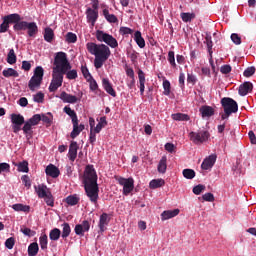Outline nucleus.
Instances as JSON below:
<instances>
[{"instance_id": "nucleus-25", "label": "nucleus", "mask_w": 256, "mask_h": 256, "mask_svg": "<svg viewBox=\"0 0 256 256\" xmlns=\"http://www.w3.org/2000/svg\"><path fill=\"white\" fill-rule=\"evenodd\" d=\"M138 79H139V89H140V95L143 97L145 95V72L143 70H138Z\"/></svg>"}, {"instance_id": "nucleus-57", "label": "nucleus", "mask_w": 256, "mask_h": 256, "mask_svg": "<svg viewBox=\"0 0 256 256\" xmlns=\"http://www.w3.org/2000/svg\"><path fill=\"white\" fill-rule=\"evenodd\" d=\"M28 121L33 127H35V125H39V122L41 121V114H34L28 119Z\"/></svg>"}, {"instance_id": "nucleus-2", "label": "nucleus", "mask_w": 256, "mask_h": 256, "mask_svg": "<svg viewBox=\"0 0 256 256\" xmlns=\"http://www.w3.org/2000/svg\"><path fill=\"white\" fill-rule=\"evenodd\" d=\"M86 49L90 55H94L95 69H101L105 62L111 57V49L105 44H97L95 42H88Z\"/></svg>"}, {"instance_id": "nucleus-15", "label": "nucleus", "mask_w": 256, "mask_h": 256, "mask_svg": "<svg viewBox=\"0 0 256 256\" xmlns=\"http://www.w3.org/2000/svg\"><path fill=\"white\" fill-rule=\"evenodd\" d=\"M56 97L58 99H61V101H63V103H70L72 105H75V103H77L79 100V98H77V96L69 94L65 91H62L60 93V95H56Z\"/></svg>"}, {"instance_id": "nucleus-34", "label": "nucleus", "mask_w": 256, "mask_h": 256, "mask_svg": "<svg viewBox=\"0 0 256 256\" xmlns=\"http://www.w3.org/2000/svg\"><path fill=\"white\" fill-rule=\"evenodd\" d=\"M158 173H167V156H162L157 167Z\"/></svg>"}, {"instance_id": "nucleus-29", "label": "nucleus", "mask_w": 256, "mask_h": 256, "mask_svg": "<svg viewBox=\"0 0 256 256\" xmlns=\"http://www.w3.org/2000/svg\"><path fill=\"white\" fill-rule=\"evenodd\" d=\"M134 41L140 49H145V38H143L141 31L137 30L134 33Z\"/></svg>"}, {"instance_id": "nucleus-14", "label": "nucleus", "mask_w": 256, "mask_h": 256, "mask_svg": "<svg viewBox=\"0 0 256 256\" xmlns=\"http://www.w3.org/2000/svg\"><path fill=\"white\" fill-rule=\"evenodd\" d=\"M216 162L217 154H211L203 160L201 164V169H203V171H209V169H213V166Z\"/></svg>"}, {"instance_id": "nucleus-43", "label": "nucleus", "mask_w": 256, "mask_h": 256, "mask_svg": "<svg viewBox=\"0 0 256 256\" xmlns=\"http://www.w3.org/2000/svg\"><path fill=\"white\" fill-rule=\"evenodd\" d=\"M6 61L9 65H15V63H17V55L15 54L14 49L9 50Z\"/></svg>"}, {"instance_id": "nucleus-22", "label": "nucleus", "mask_w": 256, "mask_h": 256, "mask_svg": "<svg viewBox=\"0 0 256 256\" xmlns=\"http://www.w3.org/2000/svg\"><path fill=\"white\" fill-rule=\"evenodd\" d=\"M251 91H253V83L250 81L242 83L238 89V93L241 97H245V95L251 93Z\"/></svg>"}, {"instance_id": "nucleus-16", "label": "nucleus", "mask_w": 256, "mask_h": 256, "mask_svg": "<svg viewBox=\"0 0 256 256\" xmlns=\"http://www.w3.org/2000/svg\"><path fill=\"white\" fill-rule=\"evenodd\" d=\"M109 221H111V219L109 218V214L103 212L100 215L98 222L99 233H105V231H107V225H109Z\"/></svg>"}, {"instance_id": "nucleus-46", "label": "nucleus", "mask_w": 256, "mask_h": 256, "mask_svg": "<svg viewBox=\"0 0 256 256\" xmlns=\"http://www.w3.org/2000/svg\"><path fill=\"white\" fill-rule=\"evenodd\" d=\"M22 131L24 135H33V126L30 124V122L24 121V126L22 127Z\"/></svg>"}, {"instance_id": "nucleus-54", "label": "nucleus", "mask_w": 256, "mask_h": 256, "mask_svg": "<svg viewBox=\"0 0 256 256\" xmlns=\"http://www.w3.org/2000/svg\"><path fill=\"white\" fill-rule=\"evenodd\" d=\"M168 62L171 65L172 69H177V63L175 62V52L169 51L168 52Z\"/></svg>"}, {"instance_id": "nucleus-27", "label": "nucleus", "mask_w": 256, "mask_h": 256, "mask_svg": "<svg viewBox=\"0 0 256 256\" xmlns=\"http://www.w3.org/2000/svg\"><path fill=\"white\" fill-rule=\"evenodd\" d=\"M102 15L108 23H119V19L115 16V14L109 13V8H104L102 10Z\"/></svg>"}, {"instance_id": "nucleus-31", "label": "nucleus", "mask_w": 256, "mask_h": 256, "mask_svg": "<svg viewBox=\"0 0 256 256\" xmlns=\"http://www.w3.org/2000/svg\"><path fill=\"white\" fill-rule=\"evenodd\" d=\"M26 29H28L27 35H28L29 37H35V35H36L37 33H39V27L37 26V23H36V22H30V23H28V26H27Z\"/></svg>"}, {"instance_id": "nucleus-21", "label": "nucleus", "mask_w": 256, "mask_h": 256, "mask_svg": "<svg viewBox=\"0 0 256 256\" xmlns=\"http://www.w3.org/2000/svg\"><path fill=\"white\" fill-rule=\"evenodd\" d=\"M34 190L39 199H43V197H46L51 193V190L44 183L34 186Z\"/></svg>"}, {"instance_id": "nucleus-41", "label": "nucleus", "mask_w": 256, "mask_h": 256, "mask_svg": "<svg viewBox=\"0 0 256 256\" xmlns=\"http://www.w3.org/2000/svg\"><path fill=\"white\" fill-rule=\"evenodd\" d=\"M70 235H71V226L69 225V223L64 222L62 224L61 237L62 239H67V237H69Z\"/></svg>"}, {"instance_id": "nucleus-12", "label": "nucleus", "mask_w": 256, "mask_h": 256, "mask_svg": "<svg viewBox=\"0 0 256 256\" xmlns=\"http://www.w3.org/2000/svg\"><path fill=\"white\" fill-rule=\"evenodd\" d=\"M11 25H14V13L2 17V23L0 24V33H7Z\"/></svg>"}, {"instance_id": "nucleus-4", "label": "nucleus", "mask_w": 256, "mask_h": 256, "mask_svg": "<svg viewBox=\"0 0 256 256\" xmlns=\"http://www.w3.org/2000/svg\"><path fill=\"white\" fill-rule=\"evenodd\" d=\"M63 71H61V65L54 64V67L52 68V80L49 85V91L50 93H55L59 87H62L63 85Z\"/></svg>"}, {"instance_id": "nucleus-55", "label": "nucleus", "mask_w": 256, "mask_h": 256, "mask_svg": "<svg viewBox=\"0 0 256 256\" xmlns=\"http://www.w3.org/2000/svg\"><path fill=\"white\" fill-rule=\"evenodd\" d=\"M66 43H77V34L73 32H68L65 36Z\"/></svg>"}, {"instance_id": "nucleus-6", "label": "nucleus", "mask_w": 256, "mask_h": 256, "mask_svg": "<svg viewBox=\"0 0 256 256\" xmlns=\"http://www.w3.org/2000/svg\"><path fill=\"white\" fill-rule=\"evenodd\" d=\"M190 141L194 143V145H203L206 141H209L211 134L207 130H200L198 132H190L188 135Z\"/></svg>"}, {"instance_id": "nucleus-60", "label": "nucleus", "mask_w": 256, "mask_h": 256, "mask_svg": "<svg viewBox=\"0 0 256 256\" xmlns=\"http://www.w3.org/2000/svg\"><path fill=\"white\" fill-rule=\"evenodd\" d=\"M44 100H45V94H43V92H38L33 96V101L35 103H43Z\"/></svg>"}, {"instance_id": "nucleus-45", "label": "nucleus", "mask_w": 256, "mask_h": 256, "mask_svg": "<svg viewBox=\"0 0 256 256\" xmlns=\"http://www.w3.org/2000/svg\"><path fill=\"white\" fill-rule=\"evenodd\" d=\"M171 118L174 121H189L191 119V117H189V115L187 114H183V113H175L171 115Z\"/></svg>"}, {"instance_id": "nucleus-63", "label": "nucleus", "mask_w": 256, "mask_h": 256, "mask_svg": "<svg viewBox=\"0 0 256 256\" xmlns=\"http://www.w3.org/2000/svg\"><path fill=\"white\" fill-rule=\"evenodd\" d=\"M192 191H193L194 195H201V193H203V191H205V185L198 184L193 188Z\"/></svg>"}, {"instance_id": "nucleus-30", "label": "nucleus", "mask_w": 256, "mask_h": 256, "mask_svg": "<svg viewBox=\"0 0 256 256\" xmlns=\"http://www.w3.org/2000/svg\"><path fill=\"white\" fill-rule=\"evenodd\" d=\"M11 208H12L14 211H17L18 213H19V212H22V213H29V211H31V206L25 205V204H21V203L13 204V205L11 206Z\"/></svg>"}, {"instance_id": "nucleus-8", "label": "nucleus", "mask_w": 256, "mask_h": 256, "mask_svg": "<svg viewBox=\"0 0 256 256\" xmlns=\"http://www.w3.org/2000/svg\"><path fill=\"white\" fill-rule=\"evenodd\" d=\"M116 181L123 187V195L127 197L135 189V180L133 178L118 177Z\"/></svg>"}, {"instance_id": "nucleus-37", "label": "nucleus", "mask_w": 256, "mask_h": 256, "mask_svg": "<svg viewBox=\"0 0 256 256\" xmlns=\"http://www.w3.org/2000/svg\"><path fill=\"white\" fill-rule=\"evenodd\" d=\"M49 239L50 241H59L61 239V230L59 228L50 230Z\"/></svg>"}, {"instance_id": "nucleus-40", "label": "nucleus", "mask_w": 256, "mask_h": 256, "mask_svg": "<svg viewBox=\"0 0 256 256\" xmlns=\"http://www.w3.org/2000/svg\"><path fill=\"white\" fill-rule=\"evenodd\" d=\"M2 75L9 79V77H19V72L13 68H7L2 71Z\"/></svg>"}, {"instance_id": "nucleus-32", "label": "nucleus", "mask_w": 256, "mask_h": 256, "mask_svg": "<svg viewBox=\"0 0 256 256\" xmlns=\"http://www.w3.org/2000/svg\"><path fill=\"white\" fill-rule=\"evenodd\" d=\"M41 115V121L47 126L51 127L53 125V114L51 112H47L40 114Z\"/></svg>"}, {"instance_id": "nucleus-19", "label": "nucleus", "mask_w": 256, "mask_h": 256, "mask_svg": "<svg viewBox=\"0 0 256 256\" xmlns=\"http://www.w3.org/2000/svg\"><path fill=\"white\" fill-rule=\"evenodd\" d=\"M202 119H209L215 115V109L209 105H203L199 108Z\"/></svg>"}, {"instance_id": "nucleus-56", "label": "nucleus", "mask_w": 256, "mask_h": 256, "mask_svg": "<svg viewBox=\"0 0 256 256\" xmlns=\"http://www.w3.org/2000/svg\"><path fill=\"white\" fill-rule=\"evenodd\" d=\"M87 83H89V90L92 93L98 90L99 84H97V80H95V78H90L89 80H87Z\"/></svg>"}, {"instance_id": "nucleus-20", "label": "nucleus", "mask_w": 256, "mask_h": 256, "mask_svg": "<svg viewBox=\"0 0 256 256\" xmlns=\"http://www.w3.org/2000/svg\"><path fill=\"white\" fill-rule=\"evenodd\" d=\"M77 151H79V144L77 141H72L69 145L68 159L73 163L77 159Z\"/></svg>"}, {"instance_id": "nucleus-7", "label": "nucleus", "mask_w": 256, "mask_h": 256, "mask_svg": "<svg viewBox=\"0 0 256 256\" xmlns=\"http://www.w3.org/2000/svg\"><path fill=\"white\" fill-rule=\"evenodd\" d=\"M221 105L224 109V113L233 114L239 111V105L237 101L230 97H224L221 99Z\"/></svg>"}, {"instance_id": "nucleus-62", "label": "nucleus", "mask_w": 256, "mask_h": 256, "mask_svg": "<svg viewBox=\"0 0 256 256\" xmlns=\"http://www.w3.org/2000/svg\"><path fill=\"white\" fill-rule=\"evenodd\" d=\"M119 33L120 35H133L134 30L129 27L122 26L120 27Z\"/></svg>"}, {"instance_id": "nucleus-52", "label": "nucleus", "mask_w": 256, "mask_h": 256, "mask_svg": "<svg viewBox=\"0 0 256 256\" xmlns=\"http://www.w3.org/2000/svg\"><path fill=\"white\" fill-rule=\"evenodd\" d=\"M43 75H45V70L43 69L42 66H37L34 69V75L33 77H36V79H40L43 81Z\"/></svg>"}, {"instance_id": "nucleus-33", "label": "nucleus", "mask_w": 256, "mask_h": 256, "mask_svg": "<svg viewBox=\"0 0 256 256\" xmlns=\"http://www.w3.org/2000/svg\"><path fill=\"white\" fill-rule=\"evenodd\" d=\"M165 185V180L162 178L153 179L149 182V189H159Z\"/></svg>"}, {"instance_id": "nucleus-26", "label": "nucleus", "mask_w": 256, "mask_h": 256, "mask_svg": "<svg viewBox=\"0 0 256 256\" xmlns=\"http://www.w3.org/2000/svg\"><path fill=\"white\" fill-rule=\"evenodd\" d=\"M41 83H43V80L32 76L28 82V88L30 89V91H35V89H39V87H41Z\"/></svg>"}, {"instance_id": "nucleus-28", "label": "nucleus", "mask_w": 256, "mask_h": 256, "mask_svg": "<svg viewBox=\"0 0 256 256\" xmlns=\"http://www.w3.org/2000/svg\"><path fill=\"white\" fill-rule=\"evenodd\" d=\"M53 39H55V32L53 31V28L46 27L44 29V41H46V43H53Z\"/></svg>"}, {"instance_id": "nucleus-1", "label": "nucleus", "mask_w": 256, "mask_h": 256, "mask_svg": "<svg viewBox=\"0 0 256 256\" xmlns=\"http://www.w3.org/2000/svg\"><path fill=\"white\" fill-rule=\"evenodd\" d=\"M97 179L95 166L93 164L86 165L82 176V183L86 196L93 205H97V201H99V184H97Z\"/></svg>"}, {"instance_id": "nucleus-23", "label": "nucleus", "mask_w": 256, "mask_h": 256, "mask_svg": "<svg viewBox=\"0 0 256 256\" xmlns=\"http://www.w3.org/2000/svg\"><path fill=\"white\" fill-rule=\"evenodd\" d=\"M45 173L48 177H52V179H57L61 175V171L54 164H49L45 169Z\"/></svg>"}, {"instance_id": "nucleus-5", "label": "nucleus", "mask_w": 256, "mask_h": 256, "mask_svg": "<svg viewBox=\"0 0 256 256\" xmlns=\"http://www.w3.org/2000/svg\"><path fill=\"white\" fill-rule=\"evenodd\" d=\"M96 39L100 43H105L108 45V47H111V49H117V47H119V42H117V39L113 37V35L106 33L103 30L96 31Z\"/></svg>"}, {"instance_id": "nucleus-53", "label": "nucleus", "mask_w": 256, "mask_h": 256, "mask_svg": "<svg viewBox=\"0 0 256 256\" xmlns=\"http://www.w3.org/2000/svg\"><path fill=\"white\" fill-rule=\"evenodd\" d=\"M204 43H205L206 46H207L208 53H209L210 55H213V40H212V38H211V35H207V36L205 37Z\"/></svg>"}, {"instance_id": "nucleus-24", "label": "nucleus", "mask_w": 256, "mask_h": 256, "mask_svg": "<svg viewBox=\"0 0 256 256\" xmlns=\"http://www.w3.org/2000/svg\"><path fill=\"white\" fill-rule=\"evenodd\" d=\"M179 213H181V210H179V208L163 211L160 215L161 221H168V219H173V217H177Z\"/></svg>"}, {"instance_id": "nucleus-11", "label": "nucleus", "mask_w": 256, "mask_h": 256, "mask_svg": "<svg viewBox=\"0 0 256 256\" xmlns=\"http://www.w3.org/2000/svg\"><path fill=\"white\" fill-rule=\"evenodd\" d=\"M85 13H86L87 23H90L92 27H95V24L97 23V19H99V9L89 7L86 9Z\"/></svg>"}, {"instance_id": "nucleus-10", "label": "nucleus", "mask_w": 256, "mask_h": 256, "mask_svg": "<svg viewBox=\"0 0 256 256\" xmlns=\"http://www.w3.org/2000/svg\"><path fill=\"white\" fill-rule=\"evenodd\" d=\"M30 22L21 20V16L18 13H14V25L13 31L19 35V31H27V27Z\"/></svg>"}, {"instance_id": "nucleus-50", "label": "nucleus", "mask_w": 256, "mask_h": 256, "mask_svg": "<svg viewBox=\"0 0 256 256\" xmlns=\"http://www.w3.org/2000/svg\"><path fill=\"white\" fill-rule=\"evenodd\" d=\"M39 243L42 251H45L47 249V245L49 243L47 234H42L39 238Z\"/></svg>"}, {"instance_id": "nucleus-47", "label": "nucleus", "mask_w": 256, "mask_h": 256, "mask_svg": "<svg viewBox=\"0 0 256 256\" xmlns=\"http://www.w3.org/2000/svg\"><path fill=\"white\" fill-rule=\"evenodd\" d=\"M17 171L20 173H29V162H27V160L20 162Z\"/></svg>"}, {"instance_id": "nucleus-51", "label": "nucleus", "mask_w": 256, "mask_h": 256, "mask_svg": "<svg viewBox=\"0 0 256 256\" xmlns=\"http://www.w3.org/2000/svg\"><path fill=\"white\" fill-rule=\"evenodd\" d=\"M182 175L185 179H195V170L186 168L182 171Z\"/></svg>"}, {"instance_id": "nucleus-59", "label": "nucleus", "mask_w": 256, "mask_h": 256, "mask_svg": "<svg viewBox=\"0 0 256 256\" xmlns=\"http://www.w3.org/2000/svg\"><path fill=\"white\" fill-rule=\"evenodd\" d=\"M200 77H211V68L208 66H203L201 72L198 73Z\"/></svg>"}, {"instance_id": "nucleus-44", "label": "nucleus", "mask_w": 256, "mask_h": 256, "mask_svg": "<svg viewBox=\"0 0 256 256\" xmlns=\"http://www.w3.org/2000/svg\"><path fill=\"white\" fill-rule=\"evenodd\" d=\"M180 17L184 23H191L195 19V13L182 12Z\"/></svg>"}, {"instance_id": "nucleus-38", "label": "nucleus", "mask_w": 256, "mask_h": 256, "mask_svg": "<svg viewBox=\"0 0 256 256\" xmlns=\"http://www.w3.org/2000/svg\"><path fill=\"white\" fill-rule=\"evenodd\" d=\"M42 199H44V202L48 207H55V197L53 196V193H51V191L48 192L46 196L42 197Z\"/></svg>"}, {"instance_id": "nucleus-48", "label": "nucleus", "mask_w": 256, "mask_h": 256, "mask_svg": "<svg viewBox=\"0 0 256 256\" xmlns=\"http://www.w3.org/2000/svg\"><path fill=\"white\" fill-rule=\"evenodd\" d=\"M81 73L84 79H86V81L93 79V75H91V72H89V68H87V64L81 66Z\"/></svg>"}, {"instance_id": "nucleus-17", "label": "nucleus", "mask_w": 256, "mask_h": 256, "mask_svg": "<svg viewBox=\"0 0 256 256\" xmlns=\"http://www.w3.org/2000/svg\"><path fill=\"white\" fill-rule=\"evenodd\" d=\"M73 130L70 133L71 139H77L81 132L85 130V124H79V120L72 122Z\"/></svg>"}, {"instance_id": "nucleus-64", "label": "nucleus", "mask_w": 256, "mask_h": 256, "mask_svg": "<svg viewBox=\"0 0 256 256\" xmlns=\"http://www.w3.org/2000/svg\"><path fill=\"white\" fill-rule=\"evenodd\" d=\"M187 83H191V85H195L197 83V76L193 73L187 74Z\"/></svg>"}, {"instance_id": "nucleus-3", "label": "nucleus", "mask_w": 256, "mask_h": 256, "mask_svg": "<svg viewBox=\"0 0 256 256\" xmlns=\"http://www.w3.org/2000/svg\"><path fill=\"white\" fill-rule=\"evenodd\" d=\"M54 65H60L63 75H66V79L73 81L79 77L76 69H72L71 62L67 58V53L60 51L54 56Z\"/></svg>"}, {"instance_id": "nucleus-36", "label": "nucleus", "mask_w": 256, "mask_h": 256, "mask_svg": "<svg viewBox=\"0 0 256 256\" xmlns=\"http://www.w3.org/2000/svg\"><path fill=\"white\" fill-rule=\"evenodd\" d=\"M63 111H64V113H66V115L70 116L72 123L75 121H79V118H77V112H75V110L71 109V107L65 106Z\"/></svg>"}, {"instance_id": "nucleus-49", "label": "nucleus", "mask_w": 256, "mask_h": 256, "mask_svg": "<svg viewBox=\"0 0 256 256\" xmlns=\"http://www.w3.org/2000/svg\"><path fill=\"white\" fill-rule=\"evenodd\" d=\"M163 95H166V97H169L171 95V82L167 79L163 80Z\"/></svg>"}, {"instance_id": "nucleus-35", "label": "nucleus", "mask_w": 256, "mask_h": 256, "mask_svg": "<svg viewBox=\"0 0 256 256\" xmlns=\"http://www.w3.org/2000/svg\"><path fill=\"white\" fill-rule=\"evenodd\" d=\"M79 201H80V198H79V196H77V194L69 195L66 198V203L70 207H75V205L79 204Z\"/></svg>"}, {"instance_id": "nucleus-39", "label": "nucleus", "mask_w": 256, "mask_h": 256, "mask_svg": "<svg viewBox=\"0 0 256 256\" xmlns=\"http://www.w3.org/2000/svg\"><path fill=\"white\" fill-rule=\"evenodd\" d=\"M39 253V244L37 242H33L28 246V256H36Z\"/></svg>"}, {"instance_id": "nucleus-42", "label": "nucleus", "mask_w": 256, "mask_h": 256, "mask_svg": "<svg viewBox=\"0 0 256 256\" xmlns=\"http://www.w3.org/2000/svg\"><path fill=\"white\" fill-rule=\"evenodd\" d=\"M106 125H107V117L105 116L100 117V121L94 128V133H101L103 127H106Z\"/></svg>"}, {"instance_id": "nucleus-58", "label": "nucleus", "mask_w": 256, "mask_h": 256, "mask_svg": "<svg viewBox=\"0 0 256 256\" xmlns=\"http://www.w3.org/2000/svg\"><path fill=\"white\" fill-rule=\"evenodd\" d=\"M20 231L26 237H35V235H37V232H35L34 230H31L30 228H27V227L21 228Z\"/></svg>"}, {"instance_id": "nucleus-18", "label": "nucleus", "mask_w": 256, "mask_h": 256, "mask_svg": "<svg viewBox=\"0 0 256 256\" xmlns=\"http://www.w3.org/2000/svg\"><path fill=\"white\" fill-rule=\"evenodd\" d=\"M102 87L108 95H111V97H117V92L113 88V84L109 80V78H102Z\"/></svg>"}, {"instance_id": "nucleus-9", "label": "nucleus", "mask_w": 256, "mask_h": 256, "mask_svg": "<svg viewBox=\"0 0 256 256\" xmlns=\"http://www.w3.org/2000/svg\"><path fill=\"white\" fill-rule=\"evenodd\" d=\"M13 133H19L21 131L22 125L25 123V117L21 114H11L10 116Z\"/></svg>"}, {"instance_id": "nucleus-61", "label": "nucleus", "mask_w": 256, "mask_h": 256, "mask_svg": "<svg viewBox=\"0 0 256 256\" xmlns=\"http://www.w3.org/2000/svg\"><path fill=\"white\" fill-rule=\"evenodd\" d=\"M253 75H255V66H250L243 72L244 77H253Z\"/></svg>"}, {"instance_id": "nucleus-13", "label": "nucleus", "mask_w": 256, "mask_h": 256, "mask_svg": "<svg viewBox=\"0 0 256 256\" xmlns=\"http://www.w3.org/2000/svg\"><path fill=\"white\" fill-rule=\"evenodd\" d=\"M89 229H91V223L87 220L82 221V224H76L74 228V233L79 237H85V233H89Z\"/></svg>"}]
</instances>
